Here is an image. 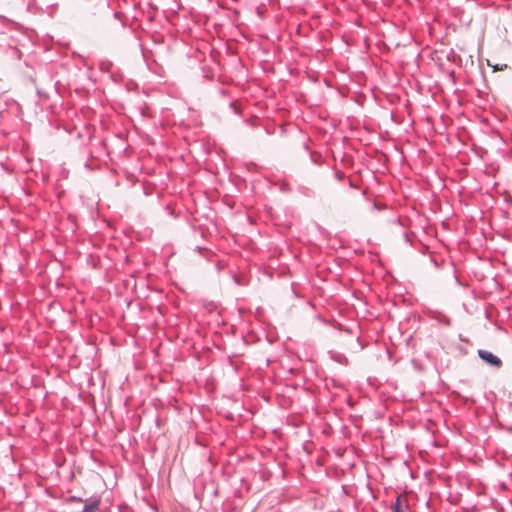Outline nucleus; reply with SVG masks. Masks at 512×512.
Masks as SVG:
<instances>
[{
    "label": "nucleus",
    "instance_id": "obj_1",
    "mask_svg": "<svg viewBox=\"0 0 512 512\" xmlns=\"http://www.w3.org/2000/svg\"><path fill=\"white\" fill-rule=\"evenodd\" d=\"M477 353L479 358L491 367L498 368L502 364L501 359L488 350L479 349Z\"/></svg>",
    "mask_w": 512,
    "mask_h": 512
},
{
    "label": "nucleus",
    "instance_id": "obj_2",
    "mask_svg": "<svg viewBox=\"0 0 512 512\" xmlns=\"http://www.w3.org/2000/svg\"><path fill=\"white\" fill-rule=\"evenodd\" d=\"M393 512H407L408 505L407 500L403 495H399L392 505Z\"/></svg>",
    "mask_w": 512,
    "mask_h": 512
},
{
    "label": "nucleus",
    "instance_id": "obj_3",
    "mask_svg": "<svg viewBox=\"0 0 512 512\" xmlns=\"http://www.w3.org/2000/svg\"><path fill=\"white\" fill-rule=\"evenodd\" d=\"M334 177L338 180V181H342L344 178H345V173L341 170H337L334 172Z\"/></svg>",
    "mask_w": 512,
    "mask_h": 512
},
{
    "label": "nucleus",
    "instance_id": "obj_4",
    "mask_svg": "<svg viewBox=\"0 0 512 512\" xmlns=\"http://www.w3.org/2000/svg\"><path fill=\"white\" fill-rule=\"evenodd\" d=\"M320 159H321V155L316 154V153H311V160L313 163L318 164Z\"/></svg>",
    "mask_w": 512,
    "mask_h": 512
},
{
    "label": "nucleus",
    "instance_id": "obj_5",
    "mask_svg": "<svg viewBox=\"0 0 512 512\" xmlns=\"http://www.w3.org/2000/svg\"><path fill=\"white\" fill-rule=\"evenodd\" d=\"M69 501L70 502H79V503H83L85 501V499L81 498V497H77V496H71L69 498Z\"/></svg>",
    "mask_w": 512,
    "mask_h": 512
},
{
    "label": "nucleus",
    "instance_id": "obj_6",
    "mask_svg": "<svg viewBox=\"0 0 512 512\" xmlns=\"http://www.w3.org/2000/svg\"><path fill=\"white\" fill-rule=\"evenodd\" d=\"M298 190H299V192H301V193H303V194H305V195H308V194L310 193V189H309V188H307V187H305V186H300V187L298 188Z\"/></svg>",
    "mask_w": 512,
    "mask_h": 512
},
{
    "label": "nucleus",
    "instance_id": "obj_7",
    "mask_svg": "<svg viewBox=\"0 0 512 512\" xmlns=\"http://www.w3.org/2000/svg\"><path fill=\"white\" fill-rule=\"evenodd\" d=\"M441 322L444 323L445 325H450V319L446 316H443Z\"/></svg>",
    "mask_w": 512,
    "mask_h": 512
},
{
    "label": "nucleus",
    "instance_id": "obj_8",
    "mask_svg": "<svg viewBox=\"0 0 512 512\" xmlns=\"http://www.w3.org/2000/svg\"><path fill=\"white\" fill-rule=\"evenodd\" d=\"M350 187H354V184L352 182H349Z\"/></svg>",
    "mask_w": 512,
    "mask_h": 512
},
{
    "label": "nucleus",
    "instance_id": "obj_9",
    "mask_svg": "<svg viewBox=\"0 0 512 512\" xmlns=\"http://www.w3.org/2000/svg\"><path fill=\"white\" fill-rule=\"evenodd\" d=\"M0 19H4V17H2V16L0 15Z\"/></svg>",
    "mask_w": 512,
    "mask_h": 512
},
{
    "label": "nucleus",
    "instance_id": "obj_10",
    "mask_svg": "<svg viewBox=\"0 0 512 512\" xmlns=\"http://www.w3.org/2000/svg\"><path fill=\"white\" fill-rule=\"evenodd\" d=\"M465 1L467 2L468 0H465Z\"/></svg>",
    "mask_w": 512,
    "mask_h": 512
}]
</instances>
